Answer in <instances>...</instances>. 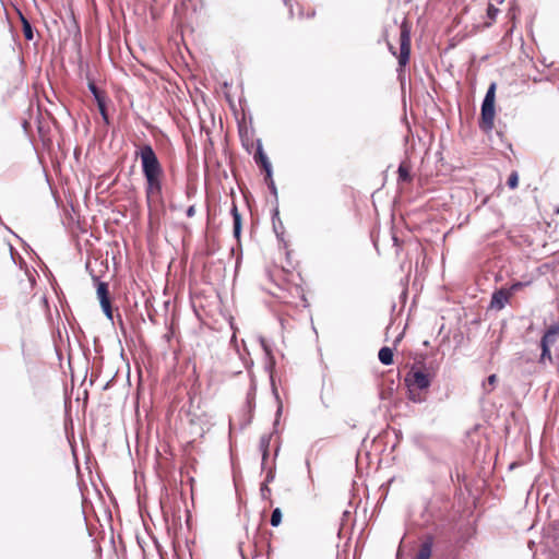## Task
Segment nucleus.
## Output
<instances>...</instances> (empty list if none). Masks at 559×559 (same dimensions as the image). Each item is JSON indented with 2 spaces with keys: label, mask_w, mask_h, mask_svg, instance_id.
<instances>
[{
  "label": "nucleus",
  "mask_w": 559,
  "mask_h": 559,
  "mask_svg": "<svg viewBox=\"0 0 559 559\" xmlns=\"http://www.w3.org/2000/svg\"><path fill=\"white\" fill-rule=\"evenodd\" d=\"M136 155L141 158L142 173L146 180L145 194L150 203L153 198H159L162 194L163 168L150 144L141 146Z\"/></svg>",
  "instance_id": "obj_1"
},
{
  "label": "nucleus",
  "mask_w": 559,
  "mask_h": 559,
  "mask_svg": "<svg viewBox=\"0 0 559 559\" xmlns=\"http://www.w3.org/2000/svg\"><path fill=\"white\" fill-rule=\"evenodd\" d=\"M495 98H496V83H492L485 95V98L481 104V121L480 128L488 132L493 128V119H495Z\"/></svg>",
  "instance_id": "obj_2"
},
{
  "label": "nucleus",
  "mask_w": 559,
  "mask_h": 559,
  "mask_svg": "<svg viewBox=\"0 0 559 559\" xmlns=\"http://www.w3.org/2000/svg\"><path fill=\"white\" fill-rule=\"evenodd\" d=\"M559 338V323L550 324L547 330L544 332L540 338V348L542 354L539 357V364H545L546 361L552 362V355L550 352V347L558 341Z\"/></svg>",
  "instance_id": "obj_3"
},
{
  "label": "nucleus",
  "mask_w": 559,
  "mask_h": 559,
  "mask_svg": "<svg viewBox=\"0 0 559 559\" xmlns=\"http://www.w3.org/2000/svg\"><path fill=\"white\" fill-rule=\"evenodd\" d=\"M411 35L405 24L401 26L399 66L405 67L409 61Z\"/></svg>",
  "instance_id": "obj_4"
},
{
  "label": "nucleus",
  "mask_w": 559,
  "mask_h": 559,
  "mask_svg": "<svg viewBox=\"0 0 559 559\" xmlns=\"http://www.w3.org/2000/svg\"><path fill=\"white\" fill-rule=\"evenodd\" d=\"M408 385H414L419 390H426L430 386L431 379L429 374L419 369H413L406 378Z\"/></svg>",
  "instance_id": "obj_5"
},
{
  "label": "nucleus",
  "mask_w": 559,
  "mask_h": 559,
  "mask_svg": "<svg viewBox=\"0 0 559 559\" xmlns=\"http://www.w3.org/2000/svg\"><path fill=\"white\" fill-rule=\"evenodd\" d=\"M510 297V290H507L504 287L495 290L491 295L490 308L495 310H502L509 302Z\"/></svg>",
  "instance_id": "obj_6"
},
{
  "label": "nucleus",
  "mask_w": 559,
  "mask_h": 559,
  "mask_svg": "<svg viewBox=\"0 0 559 559\" xmlns=\"http://www.w3.org/2000/svg\"><path fill=\"white\" fill-rule=\"evenodd\" d=\"M254 162L259 164L265 173H267V176L270 177V169H272L271 162L266 154L263 151V146L260 140L257 142V151L253 156Z\"/></svg>",
  "instance_id": "obj_7"
},
{
  "label": "nucleus",
  "mask_w": 559,
  "mask_h": 559,
  "mask_svg": "<svg viewBox=\"0 0 559 559\" xmlns=\"http://www.w3.org/2000/svg\"><path fill=\"white\" fill-rule=\"evenodd\" d=\"M231 216H233V233L235 238L239 239L241 235V215L238 211V207L236 204H233V207L230 210Z\"/></svg>",
  "instance_id": "obj_8"
},
{
  "label": "nucleus",
  "mask_w": 559,
  "mask_h": 559,
  "mask_svg": "<svg viewBox=\"0 0 559 559\" xmlns=\"http://www.w3.org/2000/svg\"><path fill=\"white\" fill-rule=\"evenodd\" d=\"M95 280H96V283H97L96 294H97V298L99 300V304L103 305L105 302L110 301L108 284L105 283V282L99 281L98 278H95Z\"/></svg>",
  "instance_id": "obj_9"
},
{
  "label": "nucleus",
  "mask_w": 559,
  "mask_h": 559,
  "mask_svg": "<svg viewBox=\"0 0 559 559\" xmlns=\"http://www.w3.org/2000/svg\"><path fill=\"white\" fill-rule=\"evenodd\" d=\"M432 552V539L429 537L421 543L415 559H430Z\"/></svg>",
  "instance_id": "obj_10"
},
{
  "label": "nucleus",
  "mask_w": 559,
  "mask_h": 559,
  "mask_svg": "<svg viewBox=\"0 0 559 559\" xmlns=\"http://www.w3.org/2000/svg\"><path fill=\"white\" fill-rule=\"evenodd\" d=\"M272 435H262L259 441V448L262 453V464L266 461L269 456V448L271 443Z\"/></svg>",
  "instance_id": "obj_11"
},
{
  "label": "nucleus",
  "mask_w": 559,
  "mask_h": 559,
  "mask_svg": "<svg viewBox=\"0 0 559 559\" xmlns=\"http://www.w3.org/2000/svg\"><path fill=\"white\" fill-rule=\"evenodd\" d=\"M393 356L394 355H393L392 348L386 347V346L382 347L378 354V358H379L380 362L385 366H390L393 364Z\"/></svg>",
  "instance_id": "obj_12"
},
{
  "label": "nucleus",
  "mask_w": 559,
  "mask_h": 559,
  "mask_svg": "<svg viewBox=\"0 0 559 559\" xmlns=\"http://www.w3.org/2000/svg\"><path fill=\"white\" fill-rule=\"evenodd\" d=\"M21 22H22V28L23 34L26 40H33L34 39V31L31 22L22 14L20 13Z\"/></svg>",
  "instance_id": "obj_13"
},
{
  "label": "nucleus",
  "mask_w": 559,
  "mask_h": 559,
  "mask_svg": "<svg viewBox=\"0 0 559 559\" xmlns=\"http://www.w3.org/2000/svg\"><path fill=\"white\" fill-rule=\"evenodd\" d=\"M531 283L532 282L530 280L528 281H518V282L512 283L510 285V287L507 288V290H510V295L512 296L513 294L521 290L522 288L530 286Z\"/></svg>",
  "instance_id": "obj_14"
},
{
  "label": "nucleus",
  "mask_w": 559,
  "mask_h": 559,
  "mask_svg": "<svg viewBox=\"0 0 559 559\" xmlns=\"http://www.w3.org/2000/svg\"><path fill=\"white\" fill-rule=\"evenodd\" d=\"M264 180H265V183L267 185L271 193L273 194L275 200H277V189H276L275 182L273 180V170L272 169H270V177L267 176V173H265Z\"/></svg>",
  "instance_id": "obj_15"
},
{
  "label": "nucleus",
  "mask_w": 559,
  "mask_h": 559,
  "mask_svg": "<svg viewBox=\"0 0 559 559\" xmlns=\"http://www.w3.org/2000/svg\"><path fill=\"white\" fill-rule=\"evenodd\" d=\"M281 522H282V511L280 508H275L272 511L270 523L273 527H276L281 524Z\"/></svg>",
  "instance_id": "obj_16"
},
{
  "label": "nucleus",
  "mask_w": 559,
  "mask_h": 559,
  "mask_svg": "<svg viewBox=\"0 0 559 559\" xmlns=\"http://www.w3.org/2000/svg\"><path fill=\"white\" fill-rule=\"evenodd\" d=\"M88 90L91 91V93L93 94L97 105L100 103H104L105 102V97L104 95L100 93V91L97 88V86L94 84V83H90L88 84Z\"/></svg>",
  "instance_id": "obj_17"
},
{
  "label": "nucleus",
  "mask_w": 559,
  "mask_h": 559,
  "mask_svg": "<svg viewBox=\"0 0 559 559\" xmlns=\"http://www.w3.org/2000/svg\"><path fill=\"white\" fill-rule=\"evenodd\" d=\"M397 173H399V180H401V181H409L411 180L409 171L405 166L400 165Z\"/></svg>",
  "instance_id": "obj_18"
},
{
  "label": "nucleus",
  "mask_w": 559,
  "mask_h": 559,
  "mask_svg": "<svg viewBox=\"0 0 559 559\" xmlns=\"http://www.w3.org/2000/svg\"><path fill=\"white\" fill-rule=\"evenodd\" d=\"M499 13V9L496 8L493 4L489 3L488 7H487V17L490 20V21H495L497 15Z\"/></svg>",
  "instance_id": "obj_19"
},
{
  "label": "nucleus",
  "mask_w": 559,
  "mask_h": 559,
  "mask_svg": "<svg viewBox=\"0 0 559 559\" xmlns=\"http://www.w3.org/2000/svg\"><path fill=\"white\" fill-rule=\"evenodd\" d=\"M273 393H274L275 399H276V401L278 403L277 409H276V418H275V421H274V425H277L278 424V418H280V416L282 414V411H283V405H282V402L280 400L278 393H277L275 388H273Z\"/></svg>",
  "instance_id": "obj_20"
},
{
  "label": "nucleus",
  "mask_w": 559,
  "mask_h": 559,
  "mask_svg": "<svg viewBox=\"0 0 559 559\" xmlns=\"http://www.w3.org/2000/svg\"><path fill=\"white\" fill-rule=\"evenodd\" d=\"M100 307H102V310H103V312L105 313V316H106L109 320H112L114 314H112L111 302H110V301L105 302V304L100 305Z\"/></svg>",
  "instance_id": "obj_21"
},
{
  "label": "nucleus",
  "mask_w": 559,
  "mask_h": 559,
  "mask_svg": "<svg viewBox=\"0 0 559 559\" xmlns=\"http://www.w3.org/2000/svg\"><path fill=\"white\" fill-rule=\"evenodd\" d=\"M519 177L516 173H512L508 179V186L511 189H514L518 187Z\"/></svg>",
  "instance_id": "obj_22"
},
{
  "label": "nucleus",
  "mask_w": 559,
  "mask_h": 559,
  "mask_svg": "<svg viewBox=\"0 0 559 559\" xmlns=\"http://www.w3.org/2000/svg\"><path fill=\"white\" fill-rule=\"evenodd\" d=\"M98 106V109H99V112L102 115V118L104 119V121L106 123H109V119H108V115H107V111H106V103H100L97 105Z\"/></svg>",
  "instance_id": "obj_23"
},
{
  "label": "nucleus",
  "mask_w": 559,
  "mask_h": 559,
  "mask_svg": "<svg viewBox=\"0 0 559 559\" xmlns=\"http://www.w3.org/2000/svg\"><path fill=\"white\" fill-rule=\"evenodd\" d=\"M498 379H497V376L496 374H490L488 378H487V383L490 385V386H495V384L497 383Z\"/></svg>",
  "instance_id": "obj_24"
},
{
  "label": "nucleus",
  "mask_w": 559,
  "mask_h": 559,
  "mask_svg": "<svg viewBox=\"0 0 559 559\" xmlns=\"http://www.w3.org/2000/svg\"><path fill=\"white\" fill-rule=\"evenodd\" d=\"M260 491L262 497H266V493H270V488L267 487L266 483L261 485Z\"/></svg>",
  "instance_id": "obj_25"
},
{
  "label": "nucleus",
  "mask_w": 559,
  "mask_h": 559,
  "mask_svg": "<svg viewBox=\"0 0 559 559\" xmlns=\"http://www.w3.org/2000/svg\"><path fill=\"white\" fill-rule=\"evenodd\" d=\"M261 345H262V348L264 349L265 354L267 356H271V349H270V347L267 346L266 342L263 338L261 340Z\"/></svg>",
  "instance_id": "obj_26"
},
{
  "label": "nucleus",
  "mask_w": 559,
  "mask_h": 559,
  "mask_svg": "<svg viewBox=\"0 0 559 559\" xmlns=\"http://www.w3.org/2000/svg\"><path fill=\"white\" fill-rule=\"evenodd\" d=\"M187 216L188 217H192L194 216L195 214V206L194 205H191L187 209V212H186Z\"/></svg>",
  "instance_id": "obj_27"
},
{
  "label": "nucleus",
  "mask_w": 559,
  "mask_h": 559,
  "mask_svg": "<svg viewBox=\"0 0 559 559\" xmlns=\"http://www.w3.org/2000/svg\"><path fill=\"white\" fill-rule=\"evenodd\" d=\"M278 218V209L275 207L274 211H273V216H272V219H273V224L275 225V219Z\"/></svg>",
  "instance_id": "obj_28"
},
{
  "label": "nucleus",
  "mask_w": 559,
  "mask_h": 559,
  "mask_svg": "<svg viewBox=\"0 0 559 559\" xmlns=\"http://www.w3.org/2000/svg\"><path fill=\"white\" fill-rule=\"evenodd\" d=\"M273 479H274V475L272 474V472H270V473L266 475V479H265V481H266V483H270V481H272Z\"/></svg>",
  "instance_id": "obj_29"
},
{
  "label": "nucleus",
  "mask_w": 559,
  "mask_h": 559,
  "mask_svg": "<svg viewBox=\"0 0 559 559\" xmlns=\"http://www.w3.org/2000/svg\"><path fill=\"white\" fill-rule=\"evenodd\" d=\"M29 282H31V285H34V283H35V278H34V276H33V275H31V274H29Z\"/></svg>",
  "instance_id": "obj_30"
},
{
  "label": "nucleus",
  "mask_w": 559,
  "mask_h": 559,
  "mask_svg": "<svg viewBox=\"0 0 559 559\" xmlns=\"http://www.w3.org/2000/svg\"><path fill=\"white\" fill-rule=\"evenodd\" d=\"M10 253H11V258L14 260V257H13V247L10 246Z\"/></svg>",
  "instance_id": "obj_31"
},
{
  "label": "nucleus",
  "mask_w": 559,
  "mask_h": 559,
  "mask_svg": "<svg viewBox=\"0 0 559 559\" xmlns=\"http://www.w3.org/2000/svg\"><path fill=\"white\" fill-rule=\"evenodd\" d=\"M306 464H307V467H308V469H309V468H310V463H309V461H307V462H306Z\"/></svg>",
  "instance_id": "obj_32"
},
{
  "label": "nucleus",
  "mask_w": 559,
  "mask_h": 559,
  "mask_svg": "<svg viewBox=\"0 0 559 559\" xmlns=\"http://www.w3.org/2000/svg\"><path fill=\"white\" fill-rule=\"evenodd\" d=\"M283 1H284V3H285L286 5L288 4L287 0H283Z\"/></svg>",
  "instance_id": "obj_33"
}]
</instances>
